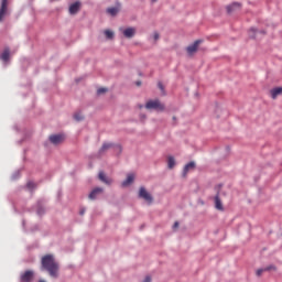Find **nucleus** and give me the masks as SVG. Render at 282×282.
Wrapping results in <instances>:
<instances>
[{
	"instance_id": "1",
	"label": "nucleus",
	"mask_w": 282,
	"mask_h": 282,
	"mask_svg": "<svg viewBox=\"0 0 282 282\" xmlns=\"http://www.w3.org/2000/svg\"><path fill=\"white\" fill-rule=\"evenodd\" d=\"M41 263L42 270H46L50 276H53V279L58 276V262H56L53 254H46L42 257Z\"/></svg>"
},
{
	"instance_id": "2",
	"label": "nucleus",
	"mask_w": 282,
	"mask_h": 282,
	"mask_svg": "<svg viewBox=\"0 0 282 282\" xmlns=\"http://www.w3.org/2000/svg\"><path fill=\"white\" fill-rule=\"evenodd\" d=\"M10 1L1 0L0 2V23H3L4 19L10 14Z\"/></svg>"
},
{
	"instance_id": "3",
	"label": "nucleus",
	"mask_w": 282,
	"mask_h": 282,
	"mask_svg": "<svg viewBox=\"0 0 282 282\" xmlns=\"http://www.w3.org/2000/svg\"><path fill=\"white\" fill-rule=\"evenodd\" d=\"M145 109H156L158 111H164V105L160 100H150L145 104Z\"/></svg>"
},
{
	"instance_id": "4",
	"label": "nucleus",
	"mask_w": 282,
	"mask_h": 282,
	"mask_svg": "<svg viewBox=\"0 0 282 282\" xmlns=\"http://www.w3.org/2000/svg\"><path fill=\"white\" fill-rule=\"evenodd\" d=\"M139 197H141V199H144L145 202H148V204L153 203V196H151V194L149 192H147V188H144V187H140Z\"/></svg>"
},
{
	"instance_id": "5",
	"label": "nucleus",
	"mask_w": 282,
	"mask_h": 282,
	"mask_svg": "<svg viewBox=\"0 0 282 282\" xmlns=\"http://www.w3.org/2000/svg\"><path fill=\"white\" fill-rule=\"evenodd\" d=\"M199 45H202V40H196L192 45L187 46L186 52L188 56H193L199 50Z\"/></svg>"
},
{
	"instance_id": "6",
	"label": "nucleus",
	"mask_w": 282,
	"mask_h": 282,
	"mask_svg": "<svg viewBox=\"0 0 282 282\" xmlns=\"http://www.w3.org/2000/svg\"><path fill=\"white\" fill-rule=\"evenodd\" d=\"M34 280V272L32 271H25L20 275L21 282H32Z\"/></svg>"
},
{
	"instance_id": "7",
	"label": "nucleus",
	"mask_w": 282,
	"mask_h": 282,
	"mask_svg": "<svg viewBox=\"0 0 282 282\" xmlns=\"http://www.w3.org/2000/svg\"><path fill=\"white\" fill-rule=\"evenodd\" d=\"M65 140V137L63 134H53L50 137V141L52 144H61Z\"/></svg>"
},
{
	"instance_id": "8",
	"label": "nucleus",
	"mask_w": 282,
	"mask_h": 282,
	"mask_svg": "<svg viewBox=\"0 0 282 282\" xmlns=\"http://www.w3.org/2000/svg\"><path fill=\"white\" fill-rule=\"evenodd\" d=\"M68 12L69 14H78V12H80V2H75L70 4Z\"/></svg>"
},
{
	"instance_id": "9",
	"label": "nucleus",
	"mask_w": 282,
	"mask_h": 282,
	"mask_svg": "<svg viewBox=\"0 0 282 282\" xmlns=\"http://www.w3.org/2000/svg\"><path fill=\"white\" fill-rule=\"evenodd\" d=\"M123 36L126 39H133L135 36V29L134 28H128L122 31Z\"/></svg>"
},
{
	"instance_id": "10",
	"label": "nucleus",
	"mask_w": 282,
	"mask_h": 282,
	"mask_svg": "<svg viewBox=\"0 0 282 282\" xmlns=\"http://www.w3.org/2000/svg\"><path fill=\"white\" fill-rule=\"evenodd\" d=\"M102 193V188L101 187H96L95 189H93L89 194V199H96V197H98V195H100Z\"/></svg>"
},
{
	"instance_id": "11",
	"label": "nucleus",
	"mask_w": 282,
	"mask_h": 282,
	"mask_svg": "<svg viewBox=\"0 0 282 282\" xmlns=\"http://www.w3.org/2000/svg\"><path fill=\"white\" fill-rule=\"evenodd\" d=\"M195 169V162H189L184 166L183 175L186 176L188 174V171H194Z\"/></svg>"
},
{
	"instance_id": "12",
	"label": "nucleus",
	"mask_w": 282,
	"mask_h": 282,
	"mask_svg": "<svg viewBox=\"0 0 282 282\" xmlns=\"http://www.w3.org/2000/svg\"><path fill=\"white\" fill-rule=\"evenodd\" d=\"M133 180H135V176L133 174H128L126 181L121 183V186L126 187L129 186L130 184H133Z\"/></svg>"
},
{
	"instance_id": "13",
	"label": "nucleus",
	"mask_w": 282,
	"mask_h": 282,
	"mask_svg": "<svg viewBox=\"0 0 282 282\" xmlns=\"http://www.w3.org/2000/svg\"><path fill=\"white\" fill-rule=\"evenodd\" d=\"M100 182H104V184H111V178L107 177V175H105V172H99L98 175Z\"/></svg>"
},
{
	"instance_id": "14",
	"label": "nucleus",
	"mask_w": 282,
	"mask_h": 282,
	"mask_svg": "<svg viewBox=\"0 0 282 282\" xmlns=\"http://www.w3.org/2000/svg\"><path fill=\"white\" fill-rule=\"evenodd\" d=\"M1 61H3L4 63H8V61H10V48H6L3 51V53L0 56Z\"/></svg>"
},
{
	"instance_id": "15",
	"label": "nucleus",
	"mask_w": 282,
	"mask_h": 282,
	"mask_svg": "<svg viewBox=\"0 0 282 282\" xmlns=\"http://www.w3.org/2000/svg\"><path fill=\"white\" fill-rule=\"evenodd\" d=\"M282 94V87L273 88L271 90V98L276 99L278 96H281Z\"/></svg>"
},
{
	"instance_id": "16",
	"label": "nucleus",
	"mask_w": 282,
	"mask_h": 282,
	"mask_svg": "<svg viewBox=\"0 0 282 282\" xmlns=\"http://www.w3.org/2000/svg\"><path fill=\"white\" fill-rule=\"evenodd\" d=\"M239 8H241V4L232 3L227 7V12H228V14H230L231 12H235V10H239Z\"/></svg>"
},
{
	"instance_id": "17",
	"label": "nucleus",
	"mask_w": 282,
	"mask_h": 282,
	"mask_svg": "<svg viewBox=\"0 0 282 282\" xmlns=\"http://www.w3.org/2000/svg\"><path fill=\"white\" fill-rule=\"evenodd\" d=\"M215 208H217V210H224V205H221V199L219 198V195L215 196Z\"/></svg>"
},
{
	"instance_id": "18",
	"label": "nucleus",
	"mask_w": 282,
	"mask_h": 282,
	"mask_svg": "<svg viewBox=\"0 0 282 282\" xmlns=\"http://www.w3.org/2000/svg\"><path fill=\"white\" fill-rule=\"evenodd\" d=\"M107 12L111 17H116V14H118V12H120V9H118V7H112V8H108Z\"/></svg>"
},
{
	"instance_id": "19",
	"label": "nucleus",
	"mask_w": 282,
	"mask_h": 282,
	"mask_svg": "<svg viewBox=\"0 0 282 282\" xmlns=\"http://www.w3.org/2000/svg\"><path fill=\"white\" fill-rule=\"evenodd\" d=\"M112 147H113V144H111V143H104L99 150V153L102 154V153H105V151H109V149H111Z\"/></svg>"
},
{
	"instance_id": "20",
	"label": "nucleus",
	"mask_w": 282,
	"mask_h": 282,
	"mask_svg": "<svg viewBox=\"0 0 282 282\" xmlns=\"http://www.w3.org/2000/svg\"><path fill=\"white\" fill-rule=\"evenodd\" d=\"M167 166L169 169H173L175 166V158L173 156L167 158Z\"/></svg>"
},
{
	"instance_id": "21",
	"label": "nucleus",
	"mask_w": 282,
	"mask_h": 282,
	"mask_svg": "<svg viewBox=\"0 0 282 282\" xmlns=\"http://www.w3.org/2000/svg\"><path fill=\"white\" fill-rule=\"evenodd\" d=\"M104 34L106 39H109V40L113 39V32L111 30L104 31Z\"/></svg>"
},
{
	"instance_id": "22",
	"label": "nucleus",
	"mask_w": 282,
	"mask_h": 282,
	"mask_svg": "<svg viewBox=\"0 0 282 282\" xmlns=\"http://www.w3.org/2000/svg\"><path fill=\"white\" fill-rule=\"evenodd\" d=\"M26 188H29V191H34V188H36V183L34 182H29L26 184Z\"/></svg>"
},
{
	"instance_id": "23",
	"label": "nucleus",
	"mask_w": 282,
	"mask_h": 282,
	"mask_svg": "<svg viewBox=\"0 0 282 282\" xmlns=\"http://www.w3.org/2000/svg\"><path fill=\"white\" fill-rule=\"evenodd\" d=\"M83 113H80V112H77V113H75L74 115V119L77 121V122H80V120H83Z\"/></svg>"
},
{
	"instance_id": "24",
	"label": "nucleus",
	"mask_w": 282,
	"mask_h": 282,
	"mask_svg": "<svg viewBox=\"0 0 282 282\" xmlns=\"http://www.w3.org/2000/svg\"><path fill=\"white\" fill-rule=\"evenodd\" d=\"M263 272H265V268H263V269H258V270L256 271V274H257V276H261V274H263Z\"/></svg>"
},
{
	"instance_id": "25",
	"label": "nucleus",
	"mask_w": 282,
	"mask_h": 282,
	"mask_svg": "<svg viewBox=\"0 0 282 282\" xmlns=\"http://www.w3.org/2000/svg\"><path fill=\"white\" fill-rule=\"evenodd\" d=\"M97 94H98V96H100L101 94H107V88H99L97 90Z\"/></svg>"
},
{
	"instance_id": "26",
	"label": "nucleus",
	"mask_w": 282,
	"mask_h": 282,
	"mask_svg": "<svg viewBox=\"0 0 282 282\" xmlns=\"http://www.w3.org/2000/svg\"><path fill=\"white\" fill-rule=\"evenodd\" d=\"M265 272H270V270H276V267L275 265H269L267 268H264Z\"/></svg>"
},
{
	"instance_id": "27",
	"label": "nucleus",
	"mask_w": 282,
	"mask_h": 282,
	"mask_svg": "<svg viewBox=\"0 0 282 282\" xmlns=\"http://www.w3.org/2000/svg\"><path fill=\"white\" fill-rule=\"evenodd\" d=\"M257 33H259V31H257V30H254V29H251V30H250V36H252V39L256 37V36L252 35V34H257Z\"/></svg>"
},
{
	"instance_id": "28",
	"label": "nucleus",
	"mask_w": 282,
	"mask_h": 282,
	"mask_svg": "<svg viewBox=\"0 0 282 282\" xmlns=\"http://www.w3.org/2000/svg\"><path fill=\"white\" fill-rule=\"evenodd\" d=\"M153 39H154V41H159L160 40V33L155 32L153 34Z\"/></svg>"
},
{
	"instance_id": "29",
	"label": "nucleus",
	"mask_w": 282,
	"mask_h": 282,
	"mask_svg": "<svg viewBox=\"0 0 282 282\" xmlns=\"http://www.w3.org/2000/svg\"><path fill=\"white\" fill-rule=\"evenodd\" d=\"M158 87H159V89H161V91H164V86L162 85V83H159Z\"/></svg>"
},
{
	"instance_id": "30",
	"label": "nucleus",
	"mask_w": 282,
	"mask_h": 282,
	"mask_svg": "<svg viewBox=\"0 0 282 282\" xmlns=\"http://www.w3.org/2000/svg\"><path fill=\"white\" fill-rule=\"evenodd\" d=\"M173 228H174V230H175V228H180V223H174V226H173Z\"/></svg>"
},
{
	"instance_id": "31",
	"label": "nucleus",
	"mask_w": 282,
	"mask_h": 282,
	"mask_svg": "<svg viewBox=\"0 0 282 282\" xmlns=\"http://www.w3.org/2000/svg\"><path fill=\"white\" fill-rule=\"evenodd\" d=\"M117 149H118V151H119L120 153L122 152V147L117 145Z\"/></svg>"
},
{
	"instance_id": "32",
	"label": "nucleus",
	"mask_w": 282,
	"mask_h": 282,
	"mask_svg": "<svg viewBox=\"0 0 282 282\" xmlns=\"http://www.w3.org/2000/svg\"><path fill=\"white\" fill-rule=\"evenodd\" d=\"M142 85V82H137V86L140 87Z\"/></svg>"
},
{
	"instance_id": "33",
	"label": "nucleus",
	"mask_w": 282,
	"mask_h": 282,
	"mask_svg": "<svg viewBox=\"0 0 282 282\" xmlns=\"http://www.w3.org/2000/svg\"><path fill=\"white\" fill-rule=\"evenodd\" d=\"M37 213H39L40 215H43V212H41V210H39Z\"/></svg>"
},
{
	"instance_id": "34",
	"label": "nucleus",
	"mask_w": 282,
	"mask_h": 282,
	"mask_svg": "<svg viewBox=\"0 0 282 282\" xmlns=\"http://www.w3.org/2000/svg\"><path fill=\"white\" fill-rule=\"evenodd\" d=\"M85 214V212H80V215H84Z\"/></svg>"
},
{
	"instance_id": "35",
	"label": "nucleus",
	"mask_w": 282,
	"mask_h": 282,
	"mask_svg": "<svg viewBox=\"0 0 282 282\" xmlns=\"http://www.w3.org/2000/svg\"><path fill=\"white\" fill-rule=\"evenodd\" d=\"M153 2H155L156 0H152Z\"/></svg>"
}]
</instances>
